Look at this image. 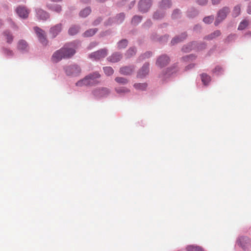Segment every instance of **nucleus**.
<instances>
[{
	"label": "nucleus",
	"instance_id": "nucleus-5",
	"mask_svg": "<svg viewBox=\"0 0 251 251\" xmlns=\"http://www.w3.org/2000/svg\"><path fill=\"white\" fill-rule=\"evenodd\" d=\"M34 29L38 36L40 42L44 45L47 44V40L46 37L45 31L38 27H35Z\"/></svg>",
	"mask_w": 251,
	"mask_h": 251
},
{
	"label": "nucleus",
	"instance_id": "nucleus-24",
	"mask_svg": "<svg viewBox=\"0 0 251 251\" xmlns=\"http://www.w3.org/2000/svg\"><path fill=\"white\" fill-rule=\"evenodd\" d=\"M80 27L78 26L73 25L71 26L68 31L69 34L71 35H74L78 32Z\"/></svg>",
	"mask_w": 251,
	"mask_h": 251
},
{
	"label": "nucleus",
	"instance_id": "nucleus-29",
	"mask_svg": "<svg viewBox=\"0 0 251 251\" xmlns=\"http://www.w3.org/2000/svg\"><path fill=\"white\" fill-rule=\"evenodd\" d=\"M128 42L126 39H123L118 43V48L119 49L125 48L127 46Z\"/></svg>",
	"mask_w": 251,
	"mask_h": 251
},
{
	"label": "nucleus",
	"instance_id": "nucleus-21",
	"mask_svg": "<svg viewBox=\"0 0 251 251\" xmlns=\"http://www.w3.org/2000/svg\"><path fill=\"white\" fill-rule=\"evenodd\" d=\"M98 31V29L96 28L89 29L86 30L83 34V36L85 37H89L94 35Z\"/></svg>",
	"mask_w": 251,
	"mask_h": 251
},
{
	"label": "nucleus",
	"instance_id": "nucleus-26",
	"mask_svg": "<svg viewBox=\"0 0 251 251\" xmlns=\"http://www.w3.org/2000/svg\"><path fill=\"white\" fill-rule=\"evenodd\" d=\"M115 90L117 93L120 94H126L129 92L130 91L129 89L125 87L115 88Z\"/></svg>",
	"mask_w": 251,
	"mask_h": 251
},
{
	"label": "nucleus",
	"instance_id": "nucleus-1",
	"mask_svg": "<svg viewBox=\"0 0 251 251\" xmlns=\"http://www.w3.org/2000/svg\"><path fill=\"white\" fill-rule=\"evenodd\" d=\"M100 75L97 72L86 75L84 78L81 79L76 83L77 86H92L98 84L100 81L99 79Z\"/></svg>",
	"mask_w": 251,
	"mask_h": 251
},
{
	"label": "nucleus",
	"instance_id": "nucleus-44",
	"mask_svg": "<svg viewBox=\"0 0 251 251\" xmlns=\"http://www.w3.org/2000/svg\"><path fill=\"white\" fill-rule=\"evenodd\" d=\"M125 18V15L123 13H120L118 16V21H119V23H121Z\"/></svg>",
	"mask_w": 251,
	"mask_h": 251
},
{
	"label": "nucleus",
	"instance_id": "nucleus-22",
	"mask_svg": "<svg viewBox=\"0 0 251 251\" xmlns=\"http://www.w3.org/2000/svg\"><path fill=\"white\" fill-rule=\"evenodd\" d=\"M3 34L6 38L7 42L9 44H11L13 40V36L12 33L8 31H5Z\"/></svg>",
	"mask_w": 251,
	"mask_h": 251
},
{
	"label": "nucleus",
	"instance_id": "nucleus-53",
	"mask_svg": "<svg viewBox=\"0 0 251 251\" xmlns=\"http://www.w3.org/2000/svg\"><path fill=\"white\" fill-rule=\"evenodd\" d=\"M248 13L249 14H251V11H250L249 10V9H248Z\"/></svg>",
	"mask_w": 251,
	"mask_h": 251
},
{
	"label": "nucleus",
	"instance_id": "nucleus-4",
	"mask_svg": "<svg viewBox=\"0 0 251 251\" xmlns=\"http://www.w3.org/2000/svg\"><path fill=\"white\" fill-rule=\"evenodd\" d=\"M107 55V50L106 49H101L97 51L94 52L90 54V58L95 60H99L105 57Z\"/></svg>",
	"mask_w": 251,
	"mask_h": 251
},
{
	"label": "nucleus",
	"instance_id": "nucleus-32",
	"mask_svg": "<svg viewBox=\"0 0 251 251\" xmlns=\"http://www.w3.org/2000/svg\"><path fill=\"white\" fill-rule=\"evenodd\" d=\"M136 50L134 48H129L126 53V55L127 57H130L134 55L136 53Z\"/></svg>",
	"mask_w": 251,
	"mask_h": 251
},
{
	"label": "nucleus",
	"instance_id": "nucleus-8",
	"mask_svg": "<svg viewBox=\"0 0 251 251\" xmlns=\"http://www.w3.org/2000/svg\"><path fill=\"white\" fill-rule=\"evenodd\" d=\"M110 91L106 88H101L95 89L93 93V95L97 98H100L108 95Z\"/></svg>",
	"mask_w": 251,
	"mask_h": 251
},
{
	"label": "nucleus",
	"instance_id": "nucleus-40",
	"mask_svg": "<svg viewBox=\"0 0 251 251\" xmlns=\"http://www.w3.org/2000/svg\"><path fill=\"white\" fill-rule=\"evenodd\" d=\"M151 55V52L150 51L146 52L143 55L140 57V59H144L146 58H149Z\"/></svg>",
	"mask_w": 251,
	"mask_h": 251
},
{
	"label": "nucleus",
	"instance_id": "nucleus-23",
	"mask_svg": "<svg viewBox=\"0 0 251 251\" xmlns=\"http://www.w3.org/2000/svg\"><path fill=\"white\" fill-rule=\"evenodd\" d=\"M187 251H204L201 247L195 245H189L186 247Z\"/></svg>",
	"mask_w": 251,
	"mask_h": 251
},
{
	"label": "nucleus",
	"instance_id": "nucleus-13",
	"mask_svg": "<svg viewBox=\"0 0 251 251\" xmlns=\"http://www.w3.org/2000/svg\"><path fill=\"white\" fill-rule=\"evenodd\" d=\"M169 58L165 55L160 56L156 61V64L160 67L166 66L169 62Z\"/></svg>",
	"mask_w": 251,
	"mask_h": 251
},
{
	"label": "nucleus",
	"instance_id": "nucleus-43",
	"mask_svg": "<svg viewBox=\"0 0 251 251\" xmlns=\"http://www.w3.org/2000/svg\"><path fill=\"white\" fill-rule=\"evenodd\" d=\"M163 17V15L162 14H160L158 12H155L153 15V18L155 19H159Z\"/></svg>",
	"mask_w": 251,
	"mask_h": 251
},
{
	"label": "nucleus",
	"instance_id": "nucleus-39",
	"mask_svg": "<svg viewBox=\"0 0 251 251\" xmlns=\"http://www.w3.org/2000/svg\"><path fill=\"white\" fill-rule=\"evenodd\" d=\"M214 16H208L203 19V22L206 24L211 23L214 20Z\"/></svg>",
	"mask_w": 251,
	"mask_h": 251
},
{
	"label": "nucleus",
	"instance_id": "nucleus-46",
	"mask_svg": "<svg viewBox=\"0 0 251 251\" xmlns=\"http://www.w3.org/2000/svg\"><path fill=\"white\" fill-rule=\"evenodd\" d=\"M179 12V11L178 10H176L174 11L173 14H172V17L173 18H177V16H176V14H178Z\"/></svg>",
	"mask_w": 251,
	"mask_h": 251
},
{
	"label": "nucleus",
	"instance_id": "nucleus-35",
	"mask_svg": "<svg viewBox=\"0 0 251 251\" xmlns=\"http://www.w3.org/2000/svg\"><path fill=\"white\" fill-rule=\"evenodd\" d=\"M240 13V6L237 5L234 7L233 10L232 15L233 16L236 17L238 16Z\"/></svg>",
	"mask_w": 251,
	"mask_h": 251
},
{
	"label": "nucleus",
	"instance_id": "nucleus-33",
	"mask_svg": "<svg viewBox=\"0 0 251 251\" xmlns=\"http://www.w3.org/2000/svg\"><path fill=\"white\" fill-rule=\"evenodd\" d=\"M91 10L89 8H86L81 11L80 12V16L82 17H86L91 12Z\"/></svg>",
	"mask_w": 251,
	"mask_h": 251
},
{
	"label": "nucleus",
	"instance_id": "nucleus-27",
	"mask_svg": "<svg viewBox=\"0 0 251 251\" xmlns=\"http://www.w3.org/2000/svg\"><path fill=\"white\" fill-rule=\"evenodd\" d=\"M133 86L137 90H144L146 89L147 87V84L145 83H135Z\"/></svg>",
	"mask_w": 251,
	"mask_h": 251
},
{
	"label": "nucleus",
	"instance_id": "nucleus-36",
	"mask_svg": "<svg viewBox=\"0 0 251 251\" xmlns=\"http://www.w3.org/2000/svg\"><path fill=\"white\" fill-rule=\"evenodd\" d=\"M141 20H142L141 17L138 16H135L132 18L131 22L133 25H137L141 21Z\"/></svg>",
	"mask_w": 251,
	"mask_h": 251
},
{
	"label": "nucleus",
	"instance_id": "nucleus-10",
	"mask_svg": "<svg viewBox=\"0 0 251 251\" xmlns=\"http://www.w3.org/2000/svg\"><path fill=\"white\" fill-rule=\"evenodd\" d=\"M149 63H146L144 64L137 73V77L143 78L148 75L149 73Z\"/></svg>",
	"mask_w": 251,
	"mask_h": 251
},
{
	"label": "nucleus",
	"instance_id": "nucleus-48",
	"mask_svg": "<svg viewBox=\"0 0 251 251\" xmlns=\"http://www.w3.org/2000/svg\"><path fill=\"white\" fill-rule=\"evenodd\" d=\"M222 68L219 67V66H217L216 67L215 69H214V72H220L222 70Z\"/></svg>",
	"mask_w": 251,
	"mask_h": 251
},
{
	"label": "nucleus",
	"instance_id": "nucleus-42",
	"mask_svg": "<svg viewBox=\"0 0 251 251\" xmlns=\"http://www.w3.org/2000/svg\"><path fill=\"white\" fill-rule=\"evenodd\" d=\"M192 49V47L191 45H187V46H184L182 50L184 52H189Z\"/></svg>",
	"mask_w": 251,
	"mask_h": 251
},
{
	"label": "nucleus",
	"instance_id": "nucleus-34",
	"mask_svg": "<svg viewBox=\"0 0 251 251\" xmlns=\"http://www.w3.org/2000/svg\"><path fill=\"white\" fill-rule=\"evenodd\" d=\"M103 71L107 75H111L114 73V70L111 67H105Z\"/></svg>",
	"mask_w": 251,
	"mask_h": 251
},
{
	"label": "nucleus",
	"instance_id": "nucleus-51",
	"mask_svg": "<svg viewBox=\"0 0 251 251\" xmlns=\"http://www.w3.org/2000/svg\"><path fill=\"white\" fill-rule=\"evenodd\" d=\"M96 0L99 2H103L105 1L106 0Z\"/></svg>",
	"mask_w": 251,
	"mask_h": 251
},
{
	"label": "nucleus",
	"instance_id": "nucleus-18",
	"mask_svg": "<svg viewBox=\"0 0 251 251\" xmlns=\"http://www.w3.org/2000/svg\"><path fill=\"white\" fill-rule=\"evenodd\" d=\"M16 11L17 14L20 17L23 18H26L27 17L28 12L25 7H19L17 8Z\"/></svg>",
	"mask_w": 251,
	"mask_h": 251
},
{
	"label": "nucleus",
	"instance_id": "nucleus-11",
	"mask_svg": "<svg viewBox=\"0 0 251 251\" xmlns=\"http://www.w3.org/2000/svg\"><path fill=\"white\" fill-rule=\"evenodd\" d=\"M60 50H64L63 55H66L65 59L71 57L75 52V50L73 48L69 47V45L64 46L63 48H61Z\"/></svg>",
	"mask_w": 251,
	"mask_h": 251
},
{
	"label": "nucleus",
	"instance_id": "nucleus-28",
	"mask_svg": "<svg viewBox=\"0 0 251 251\" xmlns=\"http://www.w3.org/2000/svg\"><path fill=\"white\" fill-rule=\"evenodd\" d=\"M115 80L118 83L123 85L127 83L128 82V80L126 78L123 77H116L115 78Z\"/></svg>",
	"mask_w": 251,
	"mask_h": 251
},
{
	"label": "nucleus",
	"instance_id": "nucleus-2",
	"mask_svg": "<svg viewBox=\"0 0 251 251\" xmlns=\"http://www.w3.org/2000/svg\"><path fill=\"white\" fill-rule=\"evenodd\" d=\"M65 71L67 75L69 76H76L81 73V69L78 65L74 64L66 67Z\"/></svg>",
	"mask_w": 251,
	"mask_h": 251
},
{
	"label": "nucleus",
	"instance_id": "nucleus-12",
	"mask_svg": "<svg viewBox=\"0 0 251 251\" xmlns=\"http://www.w3.org/2000/svg\"><path fill=\"white\" fill-rule=\"evenodd\" d=\"M62 25L58 24L54 26L51 27L50 30V34L52 37H55L62 30Z\"/></svg>",
	"mask_w": 251,
	"mask_h": 251
},
{
	"label": "nucleus",
	"instance_id": "nucleus-31",
	"mask_svg": "<svg viewBox=\"0 0 251 251\" xmlns=\"http://www.w3.org/2000/svg\"><path fill=\"white\" fill-rule=\"evenodd\" d=\"M249 21L247 20H244L242 21L238 26L239 30H243L246 28L249 25Z\"/></svg>",
	"mask_w": 251,
	"mask_h": 251
},
{
	"label": "nucleus",
	"instance_id": "nucleus-14",
	"mask_svg": "<svg viewBox=\"0 0 251 251\" xmlns=\"http://www.w3.org/2000/svg\"><path fill=\"white\" fill-rule=\"evenodd\" d=\"M135 70V67L133 66H125L121 67L120 69V73L121 74L123 75H130L132 74V73Z\"/></svg>",
	"mask_w": 251,
	"mask_h": 251
},
{
	"label": "nucleus",
	"instance_id": "nucleus-7",
	"mask_svg": "<svg viewBox=\"0 0 251 251\" xmlns=\"http://www.w3.org/2000/svg\"><path fill=\"white\" fill-rule=\"evenodd\" d=\"M151 0H141L139 3V8L141 12H146L150 8Z\"/></svg>",
	"mask_w": 251,
	"mask_h": 251
},
{
	"label": "nucleus",
	"instance_id": "nucleus-38",
	"mask_svg": "<svg viewBox=\"0 0 251 251\" xmlns=\"http://www.w3.org/2000/svg\"><path fill=\"white\" fill-rule=\"evenodd\" d=\"M3 53L5 55L9 56H11L13 55V52L12 50L7 48H4L3 49Z\"/></svg>",
	"mask_w": 251,
	"mask_h": 251
},
{
	"label": "nucleus",
	"instance_id": "nucleus-54",
	"mask_svg": "<svg viewBox=\"0 0 251 251\" xmlns=\"http://www.w3.org/2000/svg\"><path fill=\"white\" fill-rule=\"evenodd\" d=\"M96 45V44H94L93 46H95Z\"/></svg>",
	"mask_w": 251,
	"mask_h": 251
},
{
	"label": "nucleus",
	"instance_id": "nucleus-45",
	"mask_svg": "<svg viewBox=\"0 0 251 251\" xmlns=\"http://www.w3.org/2000/svg\"><path fill=\"white\" fill-rule=\"evenodd\" d=\"M207 0H197V2L200 5H204L207 3Z\"/></svg>",
	"mask_w": 251,
	"mask_h": 251
},
{
	"label": "nucleus",
	"instance_id": "nucleus-3",
	"mask_svg": "<svg viewBox=\"0 0 251 251\" xmlns=\"http://www.w3.org/2000/svg\"><path fill=\"white\" fill-rule=\"evenodd\" d=\"M229 11L230 10L227 7H224L220 10L218 13V16L215 22V25H217L221 21L224 20Z\"/></svg>",
	"mask_w": 251,
	"mask_h": 251
},
{
	"label": "nucleus",
	"instance_id": "nucleus-9",
	"mask_svg": "<svg viewBox=\"0 0 251 251\" xmlns=\"http://www.w3.org/2000/svg\"><path fill=\"white\" fill-rule=\"evenodd\" d=\"M63 50H64L60 49L54 52L51 58L52 61L53 62L57 63L62 59H65L66 55H63Z\"/></svg>",
	"mask_w": 251,
	"mask_h": 251
},
{
	"label": "nucleus",
	"instance_id": "nucleus-49",
	"mask_svg": "<svg viewBox=\"0 0 251 251\" xmlns=\"http://www.w3.org/2000/svg\"><path fill=\"white\" fill-rule=\"evenodd\" d=\"M221 0H212L213 4H218L220 3Z\"/></svg>",
	"mask_w": 251,
	"mask_h": 251
},
{
	"label": "nucleus",
	"instance_id": "nucleus-37",
	"mask_svg": "<svg viewBox=\"0 0 251 251\" xmlns=\"http://www.w3.org/2000/svg\"><path fill=\"white\" fill-rule=\"evenodd\" d=\"M50 8L54 11H55L57 13L60 12L61 11V6L58 4H54L52 6H51Z\"/></svg>",
	"mask_w": 251,
	"mask_h": 251
},
{
	"label": "nucleus",
	"instance_id": "nucleus-20",
	"mask_svg": "<svg viewBox=\"0 0 251 251\" xmlns=\"http://www.w3.org/2000/svg\"><path fill=\"white\" fill-rule=\"evenodd\" d=\"M186 37V34L184 33H182L180 37H175L174 38L172 41H171V44L172 45H175L177 43H179L182 41H183V39H184Z\"/></svg>",
	"mask_w": 251,
	"mask_h": 251
},
{
	"label": "nucleus",
	"instance_id": "nucleus-15",
	"mask_svg": "<svg viewBox=\"0 0 251 251\" xmlns=\"http://www.w3.org/2000/svg\"><path fill=\"white\" fill-rule=\"evenodd\" d=\"M237 244L244 249H245L249 245H250V240L248 237H241L239 238Z\"/></svg>",
	"mask_w": 251,
	"mask_h": 251
},
{
	"label": "nucleus",
	"instance_id": "nucleus-17",
	"mask_svg": "<svg viewBox=\"0 0 251 251\" xmlns=\"http://www.w3.org/2000/svg\"><path fill=\"white\" fill-rule=\"evenodd\" d=\"M17 49L22 51H26L28 49L27 42L24 40H20L17 44Z\"/></svg>",
	"mask_w": 251,
	"mask_h": 251
},
{
	"label": "nucleus",
	"instance_id": "nucleus-19",
	"mask_svg": "<svg viewBox=\"0 0 251 251\" xmlns=\"http://www.w3.org/2000/svg\"><path fill=\"white\" fill-rule=\"evenodd\" d=\"M37 16L39 19L43 20H46L49 18V15L42 9L37 10Z\"/></svg>",
	"mask_w": 251,
	"mask_h": 251
},
{
	"label": "nucleus",
	"instance_id": "nucleus-50",
	"mask_svg": "<svg viewBox=\"0 0 251 251\" xmlns=\"http://www.w3.org/2000/svg\"><path fill=\"white\" fill-rule=\"evenodd\" d=\"M194 67V64H190L189 66H188L187 67V69H191V68H192Z\"/></svg>",
	"mask_w": 251,
	"mask_h": 251
},
{
	"label": "nucleus",
	"instance_id": "nucleus-16",
	"mask_svg": "<svg viewBox=\"0 0 251 251\" xmlns=\"http://www.w3.org/2000/svg\"><path fill=\"white\" fill-rule=\"evenodd\" d=\"M122 58V54L119 52H115L107 58L108 61L116 63L121 60Z\"/></svg>",
	"mask_w": 251,
	"mask_h": 251
},
{
	"label": "nucleus",
	"instance_id": "nucleus-47",
	"mask_svg": "<svg viewBox=\"0 0 251 251\" xmlns=\"http://www.w3.org/2000/svg\"><path fill=\"white\" fill-rule=\"evenodd\" d=\"M101 21V19L100 18H99L94 22L93 25H97L98 24H99Z\"/></svg>",
	"mask_w": 251,
	"mask_h": 251
},
{
	"label": "nucleus",
	"instance_id": "nucleus-25",
	"mask_svg": "<svg viewBox=\"0 0 251 251\" xmlns=\"http://www.w3.org/2000/svg\"><path fill=\"white\" fill-rule=\"evenodd\" d=\"M201 79L202 82L204 85H207L211 80L210 76L206 74H202L201 75Z\"/></svg>",
	"mask_w": 251,
	"mask_h": 251
},
{
	"label": "nucleus",
	"instance_id": "nucleus-41",
	"mask_svg": "<svg viewBox=\"0 0 251 251\" xmlns=\"http://www.w3.org/2000/svg\"><path fill=\"white\" fill-rule=\"evenodd\" d=\"M162 5L163 7H169L171 5V3L169 0H163L162 2Z\"/></svg>",
	"mask_w": 251,
	"mask_h": 251
},
{
	"label": "nucleus",
	"instance_id": "nucleus-52",
	"mask_svg": "<svg viewBox=\"0 0 251 251\" xmlns=\"http://www.w3.org/2000/svg\"><path fill=\"white\" fill-rule=\"evenodd\" d=\"M190 57H192V56L190 55V56H185V57H183V58L184 59H187L188 58H190Z\"/></svg>",
	"mask_w": 251,
	"mask_h": 251
},
{
	"label": "nucleus",
	"instance_id": "nucleus-30",
	"mask_svg": "<svg viewBox=\"0 0 251 251\" xmlns=\"http://www.w3.org/2000/svg\"><path fill=\"white\" fill-rule=\"evenodd\" d=\"M220 34H221L220 31L217 30L215 31L214 32L211 33L210 35H209L205 38L209 40H212V39L216 38V37L220 36Z\"/></svg>",
	"mask_w": 251,
	"mask_h": 251
},
{
	"label": "nucleus",
	"instance_id": "nucleus-6",
	"mask_svg": "<svg viewBox=\"0 0 251 251\" xmlns=\"http://www.w3.org/2000/svg\"><path fill=\"white\" fill-rule=\"evenodd\" d=\"M34 29L38 36L40 42L44 45L47 44V40L46 37L45 31L38 27H35Z\"/></svg>",
	"mask_w": 251,
	"mask_h": 251
}]
</instances>
